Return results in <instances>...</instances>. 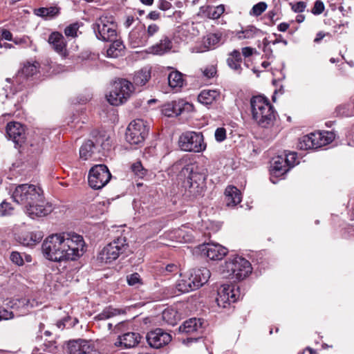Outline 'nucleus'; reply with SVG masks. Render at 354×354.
<instances>
[{
	"mask_svg": "<svg viewBox=\"0 0 354 354\" xmlns=\"http://www.w3.org/2000/svg\"><path fill=\"white\" fill-rule=\"evenodd\" d=\"M1 38L8 41H12V35L9 30L3 29L1 31Z\"/></svg>",
	"mask_w": 354,
	"mask_h": 354,
	"instance_id": "338daca9",
	"label": "nucleus"
},
{
	"mask_svg": "<svg viewBox=\"0 0 354 354\" xmlns=\"http://www.w3.org/2000/svg\"><path fill=\"white\" fill-rule=\"evenodd\" d=\"M262 33L261 30L254 27L249 26L241 32L239 37L241 39H252Z\"/></svg>",
	"mask_w": 354,
	"mask_h": 354,
	"instance_id": "a19ab883",
	"label": "nucleus"
},
{
	"mask_svg": "<svg viewBox=\"0 0 354 354\" xmlns=\"http://www.w3.org/2000/svg\"><path fill=\"white\" fill-rule=\"evenodd\" d=\"M176 312L171 309H166L162 312V318L168 324L174 325L176 323L175 319Z\"/></svg>",
	"mask_w": 354,
	"mask_h": 354,
	"instance_id": "49530a36",
	"label": "nucleus"
},
{
	"mask_svg": "<svg viewBox=\"0 0 354 354\" xmlns=\"http://www.w3.org/2000/svg\"><path fill=\"white\" fill-rule=\"evenodd\" d=\"M151 77V72L147 69H142L135 73L133 81V84L138 86L145 85Z\"/></svg>",
	"mask_w": 354,
	"mask_h": 354,
	"instance_id": "f704fd0d",
	"label": "nucleus"
},
{
	"mask_svg": "<svg viewBox=\"0 0 354 354\" xmlns=\"http://www.w3.org/2000/svg\"><path fill=\"white\" fill-rule=\"evenodd\" d=\"M241 297L240 288L238 286L224 284L218 290L216 301L218 306L225 308L240 299Z\"/></svg>",
	"mask_w": 354,
	"mask_h": 354,
	"instance_id": "ddd939ff",
	"label": "nucleus"
},
{
	"mask_svg": "<svg viewBox=\"0 0 354 354\" xmlns=\"http://www.w3.org/2000/svg\"><path fill=\"white\" fill-rule=\"evenodd\" d=\"M127 281L129 286H136V287H139L142 283L140 277L137 272L127 275Z\"/></svg>",
	"mask_w": 354,
	"mask_h": 354,
	"instance_id": "09e8293b",
	"label": "nucleus"
},
{
	"mask_svg": "<svg viewBox=\"0 0 354 354\" xmlns=\"http://www.w3.org/2000/svg\"><path fill=\"white\" fill-rule=\"evenodd\" d=\"M181 173L184 176L188 174L187 189L189 195L193 197L201 196L205 189L206 174L204 169H200L195 164H188L182 169Z\"/></svg>",
	"mask_w": 354,
	"mask_h": 354,
	"instance_id": "20e7f679",
	"label": "nucleus"
},
{
	"mask_svg": "<svg viewBox=\"0 0 354 354\" xmlns=\"http://www.w3.org/2000/svg\"><path fill=\"white\" fill-rule=\"evenodd\" d=\"M221 35L218 33H209L203 37V45L205 50H209L216 48L221 41ZM204 51V50H203Z\"/></svg>",
	"mask_w": 354,
	"mask_h": 354,
	"instance_id": "72a5a7b5",
	"label": "nucleus"
},
{
	"mask_svg": "<svg viewBox=\"0 0 354 354\" xmlns=\"http://www.w3.org/2000/svg\"><path fill=\"white\" fill-rule=\"evenodd\" d=\"M147 19L151 20H158L160 18V14L156 10L151 11L147 16Z\"/></svg>",
	"mask_w": 354,
	"mask_h": 354,
	"instance_id": "69168bd1",
	"label": "nucleus"
},
{
	"mask_svg": "<svg viewBox=\"0 0 354 354\" xmlns=\"http://www.w3.org/2000/svg\"><path fill=\"white\" fill-rule=\"evenodd\" d=\"M26 214L31 218L43 217L48 215L53 211L52 205L45 201L43 194L39 201H34L32 204L24 207Z\"/></svg>",
	"mask_w": 354,
	"mask_h": 354,
	"instance_id": "2eb2a0df",
	"label": "nucleus"
},
{
	"mask_svg": "<svg viewBox=\"0 0 354 354\" xmlns=\"http://www.w3.org/2000/svg\"><path fill=\"white\" fill-rule=\"evenodd\" d=\"M215 139L218 142H223L226 138V130L223 127L217 128L214 133Z\"/></svg>",
	"mask_w": 354,
	"mask_h": 354,
	"instance_id": "5fc2aeb1",
	"label": "nucleus"
},
{
	"mask_svg": "<svg viewBox=\"0 0 354 354\" xmlns=\"http://www.w3.org/2000/svg\"><path fill=\"white\" fill-rule=\"evenodd\" d=\"M39 63H30L28 62L24 64L21 69V73L26 77H30L36 74L38 71Z\"/></svg>",
	"mask_w": 354,
	"mask_h": 354,
	"instance_id": "ea45409f",
	"label": "nucleus"
},
{
	"mask_svg": "<svg viewBox=\"0 0 354 354\" xmlns=\"http://www.w3.org/2000/svg\"><path fill=\"white\" fill-rule=\"evenodd\" d=\"M42 194L41 188L35 185L21 184L15 187L12 198L15 203L26 207L34 201H39Z\"/></svg>",
	"mask_w": 354,
	"mask_h": 354,
	"instance_id": "423d86ee",
	"label": "nucleus"
},
{
	"mask_svg": "<svg viewBox=\"0 0 354 354\" xmlns=\"http://www.w3.org/2000/svg\"><path fill=\"white\" fill-rule=\"evenodd\" d=\"M55 8H40L36 10V14L41 17H47L49 15H52Z\"/></svg>",
	"mask_w": 354,
	"mask_h": 354,
	"instance_id": "4d7b16f0",
	"label": "nucleus"
},
{
	"mask_svg": "<svg viewBox=\"0 0 354 354\" xmlns=\"http://www.w3.org/2000/svg\"><path fill=\"white\" fill-rule=\"evenodd\" d=\"M178 145L182 150L194 153L202 152L207 147L202 133L195 131L182 133L179 137Z\"/></svg>",
	"mask_w": 354,
	"mask_h": 354,
	"instance_id": "1a4fd4ad",
	"label": "nucleus"
},
{
	"mask_svg": "<svg viewBox=\"0 0 354 354\" xmlns=\"http://www.w3.org/2000/svg\"><path fill=\"white\" fill-rule=\"evenodd\" d=\"M252 119L263 128H268L274 124L276 112L269 100L263 96H254L250 100Z\"/></svg>",
	"mask_w": 354,
	"mask_h": 354,
	"instance_id": "f257e3e1",
	"label": "nucleus"
},
{
	"mask_svg": "<svg viewBox=\"0 0 354 354\" xmlns=\"http://www.w3.org/2000/svg\"><path fill=\"white\" fill-rule=\"evenodd\" d=\"M297 157V155L295 152H290L286 155L284 160L288 168L290 167H293L296 164Z\"/></svg>",
	"mask_w": 354,
	"mask_h": 354,
	"instance_id": "864d4df0",
	"label": "nucleus"
},
{
	"mask_svg": "<svg viewBox=\"0 0 354 354\" xmlns=\"http://www.w3.org/2000/svg\"><path fill=\"white\" fill-rule=\"evenodd\" d=\"M227 62L228 66L232 69L237 71L239 73H241L242 57L241 53L239 50H234L232 52H231L228 55Z\"/></svg>",
	"mask_w": 354,
	"mask_h": 354,
	"instance_id": "473e14b6",
	"label": "nucleus"
},
{
	"mask_svg": "<svg viewBox=\"0 0 354 354\" xmlns=\"http://www.w3.org/2000/svg\"><path fill=\"white\" fill-rule=\"evenodd\" d=\"M80 28L79 23H73L66 26L64 29V33L67 37H75Z\"/></svg>",
	"mask_w": 354,
	"mask_h": 354,
	"instance_id": "a18cd8bd",
	"label": "nucleus"
},
{
	"mask_svg": "<svg viewBox=\"0 0 354 354\" xmlns=\"http://www.w3.org/2000/svg\"><path fill=\"white\" fill-rule=\"evenodd\" d=\"M291 8L295 12H302L306 8V3L304 1H299L295 4L290 3Z\"/></svg>",
	"mask_w": 354,
	"mask_h": 354,
	"instance_id": "6e6d98bb",
	"label": "nucleus"
},
{
	"mask_svg": "<svg viewBox=\"0 0 354 354\" xmlns=\"http://www.w3.org/2000/svg\"><path fill=\"white\" fill-rule=\"evenodd\" d=\"M160 31V26L154 23L150 24L145 29L146 35L149 39L154 37Z\"/></svg>",
	"mask_w": 354,
	"mask_h": 354,
	"instance_id": "8fccbe9b",
	"label": "nucleus"
},
{
	"mask_svg": "<svg viewBox=\"0 0 354 354\" xmlns=\"http://www.w3.org/2000/svg\"><path fill=\"white\" fill-rule=\"evenodd\" d=\"M334 138V133L329 131L311 133L302 137L299 146L304 150L317 149L330 143Z\"/></svg>",
	"mask_w": 354,
	"mask_h": 354,
	"instance_id": "9d476101",
	"label": "nucleus"
},
{
	"mask_svg": "<svg viewBox=\"0 0 354 354\" xmlns=\"http://www.w3.org/2000/svg\"><path fill=\"white\" fill-rule=\"evenodd\" d=\"M14 317L13 313L12 311H8L7 310H0V321L5 319H12Z\"/></svg>",
	"mask_w": 354,
	"mask_h": 354,
	"instance_id": "680f3d73",
	"label": "nucleus"
},
{
	"mask_svg": "<svg viewBox=\"0 0 354 354\" xmlns=\"http://www.w3.org/2000/svg\"><path fill=\"white\" fill-rule=\"evenodd\" d=\"M201 251L203 255L215 261L222 259L228 252V250L223 245L209 243L202 245Z\"/></svg>",
	"mask_w": 354,
	"mask_h": 354,
	"instance_id": "f3484780",
	"label": "nucleus"
},
{
	"mask_svg": "<svg viewBox=\"0 0 354 354\" xmlns=\"http://www.w3.org/2000/svg\"><path fill=\"white\" fill-rule=\"evenodd\" d=\"M97 149H98V147L95 145L94 141L88 140L80 147V158L85 160H88L97 152Z\"/></svg>",
	"mask_w": 354,
	"mask_h": 354,
	"instance_id": "7c9ffc66",
	"label": "nucleus"
},
{
	"mask_svg": "<svg viewBox=\"0 0 354 354\" xmlns=\"http://www.w3.org/2000/svg\"><path fill=\"white\" fill-rule=\"evenodd\" d=\"M42 239L41 234L34 232H29L24 239L23 244L27 246H32L39 243Z\"/></svg>",
	"mask_w": 354,
	"mask_h": 354,
	"instance_id": "79ce46f5",
	"label": "nucleus"
},
{
	"mask_svg": "<svg viewBox=\"0 0 354 354\" xmlns=\"http://www.w3.org/2000/svg\"><path fill=\"white\" fill-rule=\"evenodd\" d=\"M172 7L170 2L166 0H160L158 3V8L163 11L169 10Z\"/></svg>",
	"mask_w": 354,
	"mask_h": 354,
	"instance_id": "bf43d9fd",
	"label": "nucleus"
},
{
	"mask_svg": "<svg viewBox=\"0 0 354 354\" xmlns=\"http://www.w3.org/2000/svg\"><path fill=\"white\" fill-rule=\"evenodd\" d=\"M38 303L35 299L21 298L16 301L14 306H16L19 313L21 315L28 314L30 310L37 306Z\"/></svg>",
	"mask_w": 354,
	"mask_h": 354,
	"instance_id": "c85d7f7f",
	"label": "nucleus"
},
{
	"mask_svg": "<svg viewBox=\"0 0 354 354\" xmlns=\"http://www.w3.org/2000/svg\"><path fill=\"white\" fill-rule=\"evenodd\" d=\"M194 283V282L192 281L190 277L187 278H183L178 281L176 285V288L180 293L188 292L196 289L192 286Z\"/></svg>",
	"mask_w": 354,
	"mask_h": 354,
	"instance_id": "c9c22d12",
	"label": "nucleus"
},
{
	"mask_svg": "<svg viewBox=\"0 0 354 354\" xmlns=\"http://www.w3.org/2000/svg\"><path fill=\"white\" fill-rule=\"evenodd\" d=\"M288 171V167L285 162L284 158L277 157L272 164V171L275 175H281Z\"/></svg>",
	"mask_w": 354,
	"mask_h": 354,
	"instance_id": "e433bc0d",
	"label": "nucleus"
},
{
	"mask_svg": "<svg viewBox=\"0 0 354 354\" xmlns=\"http://www.w3.org/2000/svg\"><path fill=\"white\" fill-rule=\"evenodd\" d=\"M128 247L129 245L126 236H118L103 248L99 252L97 259L100 263H111L116 260L120 254L124 253Z\"/></svg>",
	"mask_w": 354,
	"mask_h": 354,
	"instance_id": "39448f33",
	"label": "nucleus"
},
{
	"mask_svg": "<svg viewBox=\"0 0 354 354\" xmlns=\"http://www.w3.org/2000/svg\"><path fill=\"white\" fill-rule=\"evenodd\" d=\"M149 129V127L143 120H135L127 127L126 140L131 145L142 143L147 136Z\"/></svg>",
	"mask_w": 354,
	"mask_h": 354,
	"instance_id": "9b49d317",
	"label": "nucleus"
},
{
	"mask_svg": "<svg viewBox=\"0 0 354 354\" xmlns=\"http://www.w3.org/2000/svg\"><path fill=\"white\" fill-rule=\"evenodd\" d=\"M250 263L241 257L228 258L219 267L218 272L223 278H231L238 281L245 279L252 272Z\"/></svg>",
	"mask_w": 354,
	"mask_h": 354,
	"instance_id": "f03ea898",
	"label": "nucleus"
},
{
	"mask_svg": "<svg viewBox=\"0 0 354 354\" xmlns=\"http://www.w3.org/2000/svg\"><path fill=\"white\" fill-rule=\"evenodd\" d=\"M216 73V68L213 66L205 68L203 71V74L207 78L213 77Z\"/></svg>",
	"mask_w": 354,
	"mask_h": 354,
	"instance_id": "e2e57ef3",
	"label": "nucleus"
},
{
	"mask_svg": "<svg viewBox=\"0 0 354 354\" xmlns=\"http://www.w3.org/2000/svg\"><path fill=\"white\" fill-rule=\"evenodd\" d=\"M10 259L13 263H15L19 266L22 265L23 262H24L19 253L16 252H12V254L10 255Z\"/></svg>",
	"mask_w": 354,
	"mask_h": 354,
	"instance_id": "052dcab7",
	"label": "nucleus"
},
{
	"mask_svg": "<svg viewBox=\"0 0 354 354\" xmlns=\"http://www.w3.org/2000/svg\"><path fill=\"white\" fill-rule=\"evenodd\" d=\"M116 310L111 308H105L102 313L97 315V318L100 320L109 319L116 314Z\"/></svg>",
	"mask_w": 354,
	"mask_h": 354,
	"instance_id": "3c124183",
	"label": "nucleus"
},
{
	"mask_svg": "<svg viewBox=\"0 0 354 354\" xmlns=\"http://www.w3.org/2000/svg\"><path fill=\"white\" fill-rule=\"evenodd\" d=\"M227 206L234 207L241 201V192L234 186H227L225 191Z\"/></svg>",
	"mask_w": 354,
	"mask_h": 354,
	"instance_id": "bb28decb",
	"label": "nucleus"
},
{
	"mask_svg": "<svg viewBox=\"0 0 354 354\" xmlns=\"http://www.w3.org/2000/svg\"><path fill=\"white\" fill-rule=\"evenodd\" d=\"M219 97V93L216 90H203L198 96V100L200 103L209 105L212 104L217 98Z\"/></svg>",
	"mask_w": 354,
	"mask_h": 354,
	"instance_id": "2f4dec72",
	"label": "nucleus"
},
{
	"mask_svg": "<svg viewBox=\"0 0 354 354\" xmlns=\"http://www.w3.org/2000/svg\"><path fill=\"white\" fill-rule=\"evenodd\" d=\"M6 133L15 146H21L25 142V129L21 124L15 122L8 123Z\"/></svg>",
	"mask_w": 354,
	"mask_h": 354,
	"instance_id": "a211bd4d",
	"label": "nucleus"
},
{
	"mask_svg": "<svg viewBox=\"0 0 354 354\" xmlns=\"http://www.w3.org/2000/svg\"><path fill=\"white\" fill-rule=\"evenodd\" d=\"M133 88L131 82L125 79H118L113 82L112 89L106 96L107 100L111 105L118 106L130 97Z\"/></svg>",
	"mask_w": 354,
	"mask_h": 354,
	"instance_id": "6e6552de",
	"label": "nucleus"
},
{
	"mask_svg": "<svg viewBox=\"0 0 354 354\" xmlns=\"http://www.w3.org/2000/svg\"><path fill=\"white\" fill-rule=\"evenodd\" d=\"M84 241L82 236L73 234L65 237L57 249V262L75 260L83 254Z\"/></svg>",
	"mask_w": 354,
	"mask_h": 354,
	"instance_id": "7ed1b4c3",
	"label": "nucleus"
},
{
	"mask_svg": "<svg viewBox=\"0 0 354 354\" xmlns=\"http://www.w3.org/2000/svg\"><path fill=\"white\" fill-rule=\"evenodd\" d=\"M48 43L53 48L61 55L66 54V42L64 37L58 32H52L48 37Z\"/></svg>",
	"mask_w": 354,
	"mask_h": 354,
	"instance_id": "5701e85b",
	"label": "nucleus"
},
{
	"mask_svg": "<svg viewBox=\"0 0 354 354\" xmlns=\"http://www.w3.org/2000/svg\"><path fill=\"white\" fill-rule=\"evenodd\" d=\"M146 339L151 347L158 348L169 344L171 340V336L162 328H156L148 333Z\"/></svg>",
	"mask_w": 354,
	"mask_h": 354,
	"instance_id": "dca6fc26",
	"label": "nucleus"
},
{
	"mask_svg": "<svg viewBox=\"0 0 354 354\" xmlns=\"http://www.w3.org/2000/svg\"><path fill=\"white\" fill-rule=\"evenodd\" d=\"M224 12L225 6L222 4L217 6H203L200 8L198 16L201 18L217 19L223 14Z\"/></svg>",
	"mask_w": 354,
	"mask_h": 354,
	"instance_id": "412c9836",
	"label": "nucleus"
},
{
	"mask_svg": "<svg viewBox=\"0 0 354 354\" xmlns=\"http://www.w3.org/2000/svg\"><path fill=\"white\" fill-rule=\"evenodd\" d=\"M71 354H100L88 342L79 340L73 342L70 346Z\"/></svg>",
	"mask_w": 354,
	"mask_h": 354,
	"instance_id": "4be33fe9",
	"label": "nucleus"
},
{
	"mask_svg": "<svg viewBox=\"0 0 354 354\" xmlns=\"http://www.w3.org/2000/svg\"><path fill=\"white\" fill-rule=\"evenodd\" d=\"M165 269L169 273H177L178 272V266L174 263L168 264Z\"/></svg>",
	"mask_w": 354,
	"mask_h": 354,
	"instance_id": "0e129e2a",
	"label": "nucleus"
},
{
	"mask_svg": "<svg viewBox=\"0 0 354 354\" xmlns=\"http://www.w3.org/2000/svg\"><path fill=\"white\" fill-rule=\"evenodd\" d=\"M263 52L265 53L266 57L267 58H270L272 55V50L269 46L270 41L268 40L267 38H265L263 41Z\"/></svg>",
	"mask_w": 354,
	"mask_h": 354,
	"instance_id": "13d9d810",
	"label": "nucleus"
},
{
	"mask_svg": "<svg viewBox=\"0 0 354 354\" xmlns=\"http://www.w3.org/2000/svg\"><path fill=\"white\" fill-rule=\"evenodd\" d=\"M191 104L185 102L183 100L172 101L165 104L162 108V113L167 117H174L180 115L185 109H188Z\"/></svg>",
	"mask_w": 354,
	"mask_h": 354,
	"instance_id": "6ab92c4d",
	"label": "nucleus"
},
{
	"mask_svg": "<svg viewBox=\"0 0 354 354\" xmlns=\"http://www.w3.org/2000/svg\"><path fill=\"white\" fill-rule=\"evenodd\" d=\"M112 41L113 43L107 49L106 53L109 57H115L118 56V52L124 48V45L121 41L116 40L115 39Z\"/></svg>",
	"mask_w": 354,
	"mask_h": 354,
	"instance_id": "58836bf2",
	"label": "nucleus"
},
{
	"mask_svg": "<svg viewBox=\"0 0 354 354\" xmlns=\"http://www.w3.org/2000/svg\"><path fill=\"white\" fill-rule=\"evenodd\" d=\"M141 336L136 333H127L122 336H119L118 341L115 343L116 346H124V348L136 346L140 341Z\"/></svg>",
	"mask_w": 354,
	"mask_h": 354,
	"instance_id": "a878e982",
	"label": "nucleus"
},
{
	"mask_svg": "<svg viewBox=\"0 0 354 354\" xmlns=\"http://www.w3.org/2000/svg\"><path fill=\"white\" fill-rule=\"evenodd\" d=\"M266 8L267 4L265 2H259L252 7L250 12V15L258 17L261 15Z\"/></svg>",
	"mask_w": 354,
	"mask_h": 354,
	"instance_id": "c03bdc74",
	"label": "nucleus"
},
{
	"mask_svg": "<svg viewBox=\"0 0 354 354\" xmlns=\"http://www.w3.org/2000/svg\"><path fill=\"white\" fill-rule=\"evenodd\" d=\"M129 39L133 48L145 46L149 41L144 28L133 30L129 34Z\"/></svg>",
	"mask_w": 354,
	"mask_h": 354,
	"instance_id": "393cba45",
	"label": "nucleus"
},
{
	"mask_svg": "<svg viewBox=\"0 0 354 354\" xmlns=\"http://www.w3.org/2000/svg\"><path fill=\"white\" fill-rule=\"evenodd\" d=\"M325 6L321 0H317L311 10V12L315 15H319L322 14L324 10Z\"/></svg>",
	"mask_w": 354,
	"mask_h": 354,
	"instance_id": "603ef678",
	"label": "nucleus"
},
{
	"mask_svg": "<svg viewBox=\"0 0 354 354\" xmlns=\"http://www.w3.org/2000/svg\"><path fill=\"white\" fill-rule=\"evenodd\" d=\"M172 48V42L167 37H164L160 42L151 46V51L153 54L163 55L169 51Z\"/></svg>",
	"mask_w": 354,
	"mask_h": 354,
	"instance_id": "c756f323",
	"label": "nucleus"
},
{
	"mask_svg": "<svg viewBox=\"0 0 354 354\" xmlns=\"http://www.w3.org/2000/svg\"><path fill=\"white\" fill-rule=\"evenodd\" d=\"M13 207L11 204L7 202H2L0 204V216H8L12 214Z\"/></svg>",
	"mask_w": 354,
	"mask_h": 354,
	"instance_id": "de8ad7c7",
	"label": "nucleus"
},
{
	"mask_svg": "<svg viewBox=\"0 0 354 354\" xmlns=\"http://www.w3.org/2000/svg\"><path fill=\"white\" fill-rule=\"evenodd\" d=\"M131 170L136 176L140 178H143L147 174V170L144 169L140 161L131 165Z\"/></svg>",
	"mask_w": 354,
	"mask_h": 354,
	"instance_id": "37998d69",
	"label": "nucleus"
},
{
	"mask_svg": "<svg viewBox=\"0 0 354 354\" xmlns=\"http://www.w3.org/2000/svg\"><path fill=\"white\" fill-rule=\"evenodd\" d=\"M97 39L104 41H112L117 37V24L113 16L102 15L93 25Z\"/></svg>",
	"mask_w": 354,
	"mask_h": 354,
	"instance_id": "0eeeda50",
	"label": "nucleus"
},
{
	"mask_svg": "<svg viewBox=\"0 0 354 354\" xmlns=\"http://www.w3.org/2000/svg\"><path fill=\"white\" fill-rule=\"evenodd\" d=\"M111 174L108 167L104 165L93 166L88 173V183L91 187L100 189L110 180Z\"/></svg>",
	"mask_w": 354,
	"mask_h": 354,
	"instance_id": "f8f14e48",
	"label": "nucleus"
},
{
	"mask_svg": "<svg viewBox=\"0 0 354 354\" xmlns=\"http://www.w3.org/2000/svg\"><path fill=\"white\" fill-rule=\"evenodd\" d=\"M65 239L61 234H53L48 236L42 243V252L48 260L57 261V249Z\"/></svg>",
	"mask_w": 354,
	"mask_h": 354,
	"instance_id": "4468645a",
	"label": "nucleus"
},
{
	"mask_svg": "<svg viewBox=\"0 0 354 354\" xmlns=\"http://www.w3.org/2000/svg\"><path fill=\"white\" fill-rule=\"evenodd\" d=\"M254 49L251 47H244L242 48V54L245 57H248L254 53Z\"/></svg>",
	"mask_w": 354,
	"mask_h": 354,
	"instance_id": "774afa93",
	"label": "nucleus"
},
{
	"mask_svg": "<svg viewBox=\"0 0 354 354\" xmlns=\"http://www.w3.org/2000/svg\"><path fill=\"white\" fill-rule=\"evenodd\" d=\"M202 328V323L201 319L196 318H191L185 321L183 325L179 327L180 333L191 334L197 332Z\"/></svg>",
	"mask_w": 354,
	"mask_h": 354,
	"instance_id": "cd10ccee",
	"label": "nucleus"
},
{
	"mask_svg": "<svg viewBox=\"0 0 354 354\" xmlns=\"http://www.w3.org/2000/svg\"><path fill=\"white\" fill-rule=\"evenodd\" d=\"M169 85L171 88H180L183 85V74L179 71H172L168 76Z\"/></svg>",
	"mask_w": 354,
	"mask_h": 354,
	"instance_id": "4c0bfd02",
	"label": "nucleus"
},
{
	"mask_svg": "<svg viewBox=\"0 0 354 354\" xmlns=\"http://www.w3.org/2000/svg\"><path fill=\"white\" fill-rule=\"evenodd\" d=\"M92 139L95 145L98 147L97 152L108 151L111 147V141L110 136L105 131H93L91 134Z\"/></svg>",
	"mask_w": 354,
	"mask_h": 354,
	"instance_id": "aec40b11",
	"label": "nucleus"
},
{
	"mask_svg": "<svg viewBox=\"0 0 354 354\" xmlns=\"http://www.w3.org/2000/svg\"><path fill=\"white\" fill-rule=\"evenodd\" d=\"M211 275L210 271L206 268L195 269L190 274V278L194 282L192 286L196 289L207 282Z\"/></svg>",
	"mask_w": 354,
	"mask_h": 354,
	"instance_id": "b1692460",
	"label": "nucleus"
}]
</instances>
